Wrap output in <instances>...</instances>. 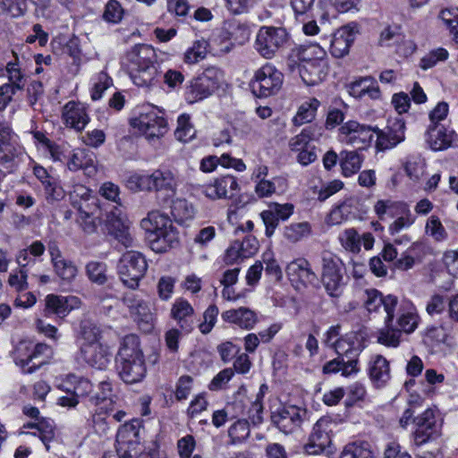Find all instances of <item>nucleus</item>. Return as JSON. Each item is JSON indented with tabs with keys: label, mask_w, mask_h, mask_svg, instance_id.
Returning <instances> with one entry per match:
<instances>
[{
	"label": "nucleus",
	"mask_w": 458,
	"mask_h": 458,
	"mask_svg": "<svg viewBox=\"0 0 458 458\" xmlns=\"http://www.w3.org/2000/svg\"><path fill=\"white\" fill-rule=\"evenodd\" d=\"M76 360L96 369L104 370L111 362L112 348L103 341L102 330L91 321H82L76 335Z\"/></svg>",
	"instance_id": "1"
},
{
	"label": "nucleus",
	"mask_w": 458,
	"mask_h": 458,
	"mask_svg": "<svg viewBox=\"0 0 458 458\" xmlns=\"http://www.w3.org/2000/svg\"><path fill=\"white\" fill-rule=\"evenodd\" d=\"M125 65L131 81L138 87L148 88L158 81L159 64L151 46H134L126 55Z\"/></svg>",
	"instance_id": "2"
},
{
	"label": "nucleus",
	"mask_w": 458,
	"mask_h": 458,
	"mask_svg": "<svg viewBox=\"0 0 458 458\" xmlns=\"http://www.w3.org/2000/svg\"><path fill=\"white\" fill-rule=\"evenodd\" d=\"M115 369L119 377L126 384H136L145 378V356L137 335H128L123 338L115 357Z\"/></svg>",
	"instance_id": "3"
},
{
	"label": "nucleus",
	"mask_w": 458,
	"mask_h": 458,
	"mask_svg": "<svg viewBox=\"0 0 458 458\" xmlns=\"http://www.w3.org/2000/svg\"><path fill=\"white\" fill-rule=\"evenodd\" d=\"M140 226L151 250L157 253L166 252L179 243V233L171 218L158 210L149 212L140 221Z\"/></svg>",
	"instance_id": "4"
},
{
	"label": "nucleus",
	"mask_w": 458,
	"mask_h": 458,
	"mask_svg": "<svg viewBox=\"0 0 458 458\" xmlns=\"http://www.w3.org/2000/svg\"><path fill=\"white\" fill-rule=\"evenodd\" d=\"M298 69L302 81L307 86L322 82L328 72L325 48L318 43L303 45L297 48Z\"/></svg>",
	"instance_id": "5"
},
{
	"label": "nucleus",
	"mask_w": 458,
	"mask_h": 458,
	"mask_svg": "<svg viewBox=\"0 0 458 458\" xmlns=\"http://www.w3.org/2000/svg\"><path fill=\"white\" fill-rule=\"evenodd\" d=\"M53 355L52 348L44 343L21 341L13 352V360L24 373L31 374L46 364Z\"/></svg>",
	"instance_id": "6"
},
{
	"label": "nucleus",
	"mask_w": 458,
	"mask_h": 458,
	"mask_svg": "<svg viewBox=\"0 0 458 458\" xmlns=\"http://www.w3.org/2000/svg\"><path fill=\"white\" fill-rule=\"evenodd\" d=\"M131 127L148 140L163 137L167 131V122L154 106L145 105L139 108L131 119Z\"/></svg>",
	"instance_id": "7"
},
{
	"label": "nucleus",
	"mask_w": 458,
	"mask_h": 458,
	"mask_svg": "<svg viewBox=\"0 0 458 458\" xmlns=\"http://www.w3.org/2000/svg\"><path fill=\"white\" fill-rule=\"evenodd\" d=\"M321 282L331 298H339L347 284L343 261L330 252L322 256Z\"/></svg>",
	"instance_id": "8"
},
{
	"label": "nucleus",
	"mask_w": 458,
	"mask_h": 458,
	"mask_svg": "<svg viewBox=\"0 0 458 458\" xmlns=\"http://www.w3.org/2000/svg\"><path fill=\"white\" fill-rule=\"evenodd\" d=\"M148 270L145 256L137 250H127L122 254L117 265V275L122 283L131 289H136Z\"/></svg>",
	"instance_id": "9"
},
{
	"label": "nucleus",
	"mask_w": 458,
	"mask_h": 458,
	"mask_svg": "<svg viewBox=\"0 0 458 458\" xmlns=\"http://www.w3.org/2000/svg\"><path fill=\"white\" fill-rule=\"evenodd\" d=\"M223 78L222 72L216 67L207 68L200 75L190 81L185 88V99L193 104L208 98L218 89Z\"/></svg>",
	"instance_id": "10"
},
{
	"label": "nucleus",
	"mask_w": 458,
	"mask_h": 458,
	"mask_svg": "<svg viewBox=\"0 0 458 458\" xmlns=\"http://www.w3.org/2000/svg\"><path fill=\"white\" fill-rule=\"evenodd\" d=\"M413 422L415 424L413 441L420 446L440 436L444 419L440 411L434 406L415 417Z\"/></svg>",
	"instance_id": "11"
},
{
	"label": "nucleus",
	"mask_w": 458,
	"mask_h": 458,
	"mask_svg": "<svg viewBox=\"0 0 458 458\" xmlns=\"http://www.w3.org/2000/svg\"><path fill=\"white\" fill-rule=\"evenodd\" d=\"M283 83V73L274 65L267 64L254 72L250 87L255 96L268 98L277 94Z\"/></svg>",
	"instance_id": "12"
},
{
	"label": "nucleus",
	"mask_w": 458,
	"mask_h": 458,
	"mask_svg": "<svg viewBox=\"0 0 458 458\" xmlns=\"http://www.w3.org/2000/svg\"><path fill=\"white\" fill-rule=\"evenodd\" d=\"M287 36L283 28L261 27L256 36L255 49L264 58L270 59L286 43Z\"/></svg>",
	"instance_id": "13"
},
{
	"label": "nucleus",
	"mask_w": 458,
	"mask_h": 458,
	"mask_svg": "<svg viewBox=\"0 0 458 458\" xmlns=\"http://www.w3.org/2000/svg\"><path fill=\"white\" fill-rule=\"evenodd\" d=\"M106 230L125 248L133 245V238L130 233V221L123 210L122 205L113 206L106 212Z\"/></svg>",
	"instance_id": "14"
},
{
	"label": "nucleus",
	"mask_w": 458,
	"mask_h": 458,
	"mask_svg": "<svg viewBox=\"0 0 458 458\" xmlns=\"http://www.w3.org/2000/svg\"><path fill=\"white\" fill-rule=\"evenodd\" d=\"M377 134L376 148L379 151L391 149L405 139V123L401 116L390 117L384 130L373 128Z\"/></svg>",
	"instance_id": "15"
},
{
	"label": "nucleus",
	"mask_w": 458,
	"mask_h": 458,
	"mask_svg": "<svg viewBox=\"0 0 458 458\" xmlns=\"http://www.w3.org/2000/svg\"><path fill=\"white\" fill-rule=\"evenodd\" d=\"M360 32V26L357 22H350L346 25L337 29L333 34L329 40L330 43V53L335 58H342L345 56L350 47L354 42L356 36ZM326 43L328 42L327 34H324L320 38Z\"/></svg>",
	"instance_id": "16"
},
{
	"label": "nucleus",
	"mask_w": 458,
	"mask_h": 458,
	"mask_svg": "<svg viewBox=\"0 0 458 458\" xmlns=\"http://www.w3.org/2000/svg\"><path fill=\"white\" fill-rule=\"evenodd\" d=\"M123 301L140 328L144 332H150L156 321V315L150 305L134 293L126 294Z\"/></svg>",
	"instance_id": "17"
},
{
	"label": "nucleus",
	"mask_w": 458,
	"mask_h": 458,
	"mask_svg": "<svg viewBox=\"0 0 458 458\" xmlns=\"http://www.w3.org/2000/svg\"><path fill=\"white\" fill-rule=\"evenodd\" d=\"M238 190V180L232 174L217 176L200 187L201 193L211 200L231 199Z\"/></svg>",
	"instance_id": "18"
},
{
	"label": "nucleus",
	"mask_w": 458,
	"mask_h": 458,
	"mask_svg": "<svg viewBox=\"0 0 458 458\" xmlns=\"http://www.w3.org/2000/svg\"><path fill=\"white\" fill-rule=\"evenodd\" d=\"M398 301L394 295L384 296L376 289H369L365 292L364 307L370 315L376 316L382 311L386 313L385 320L393 322L394 310Z\"/></svg>",
	"instance_id": "19"
},
{
	"label": "nucleus",
	"mask_w": 458,
	"mask_h": 458,
	"mask_svg": "<svg viewBox=\"0 0 458 458\" xmlns=\"http://www.w3.org/2000/svg\"><path fill=\"white\" fill-rule=\"evenodd\" d=\"M373 138V128L357 121H348L339 128L340 142L357 148H364Z\"/></svg>",
	"instance_id": "20"
},
{
	"label": "nucleus",
	"mask_w": 458,
	"mask_h": 458,
	"mask_svg": "<svg viewBox=\"0 0 458 458\" xmlns=\"http://www.w3.org/2000/svg\"><path fill=\"white\" fill-rule=\"evenodd\" d=\"M307 413L306 409L296 405H284L271 416L273 423L284 434H290L301 427Z\"/></svg>",
	"instance_id": "21"
},
{
	"label": "nucleus",
	"mask_w": 458,
	"mask_h": 458,
	"mask_svg": "<svg viewBox=\"0 0 458 458\" xmlns=\"http://www.w3.org/2000/svg\"><path fill=\"white\" fill-rule=\"evenodd\" d=\"M98 389L100 393L95 394L89 397V406L92 408L93 420L95 422L104 420L102 416H106L114 411L116 397L113 394L111 383L102 381Z\"/></svg>",
	"instance_id": "22"
},
{
	"label": "nucleus",
	"mask_w": 458,
	"mask_h": 458,
	"mask_svg": "<svg viewBox=\"0 0 458 458\" xmlns=\"http://www.w3.org/2000/svg\"><path fill=\"white\" fill-rule=\"evenodd\" d=\"M81 300L75 295H57L54 293L47 294L45 298V315L49 317L55 315L64 318L68 314L81 307Z\"/></svg>",
	"instance_id": "23"
},
{
	"label": "nucleus",
	"mask_w": 458,
	"mask_h": 458,
	"mask_svg": "<svg viewBox=\"0 0 458 458\" xmlns=\"http://www.w3.org/2000/svg\"><path fill=\"white\" fill-rule=\"evenodd\" d=\"M286 275L292 284L298 289L313 284L317 275L310 262L304 258H297L289 262L285 268Z\"/></svg>",
	"instance_id": "24"
},
{
	"label": "nucleus",
	"mask_w": 458,
	"mask_h": 458,
	"mask_svg": "<svg viewBox=\"0 0 458 458\" xmlns=\"http://www.w3.org/2000/svg\"><path fill=\"white\" fill-rule=\"evenodd\" d=\"M48 252L55 275L62 284H72L78 276V267L72 260L63 257L58 246L52 242L48 245Z\"/></svg>",
	"instance_id": "25"
},
{
	"label": "nucleus",
	"mask_w": 458,
	"mask_h": 458,
	"mask_svg": "<svg viewBox=\"0 0 458 458\" xmlns=\"http://www.w3.org/2000/svg\"><path fill=\"white\" fill-rule=\"evenodd\" d=\"M64 123L77 131H81L90 121L88 106L77 101L67 102L62 110Z\"/></svg>",
	"instance_id": "26"
},
{
	"label": "nucleus",
	"mask_w": 458,
	"mask_h": 458,
	"mask_svg": "<svg viewBox=\"0 0 458 458\" xmlns=\"http://www.w3.org/2000/svg\"><path fill=\"white\" fill-rule=\"evenodd\" d=\"M365 341V334L362 331H352L342 335L335 351L345 360L355 358L359 360V356L366 346Z\"/></svg>",
	"instance_id": "27"
},
{
	"label": "nucleus",
	"mask_w": 458,
	"mask_h": 458,
	"mask_svg": "<svg viewBox=\"0 0 458 458\" xmlns=\"http://www.w3.org/2000/svg\"><path fill=\"white\" fill-rule=\"evenodd\" d=\"M457 139L454 130L441 124L428 125L426 132V142L434 151L445 150L453 147Z\"/></svg>",
	"instance_id": "28"
},
{
	"label": "nucleus",
	"mask_w": 458,
	"mask_h": 458,
	"mask_svg": "<svg viewBox=\"0 0 458 458\" xmlns=\"http://www.w3.org/2000/svg\"><path fill=\"white\" fill-rule=\"evenodd\" d=\"M34 143L38 150L42 151L54 162H64L70 153L69 146L66 143H55L51 141L45 133L41 131L32 132Z\"/></svg>",
	"instance_id": "29"
},
{
	"label": "nucleus",
	"mask_w": 458,
	"mask_h": 458,
	"mask_svg": "<svg viewBox=\"0 0 458 458\" xmlns=\"http://www.w3.org/2000/svg\"><path fill=\"white\" fill-rule=\"evenodd\" d=\"M327 420L321 419L316 422L309 437V441L304 445L306 454L312 455L319 454L330 445L331 438L327 431Z\"/></svg>",
	"instance_id": "30"
},
{
	"label": "nucleus",
	"mask_w": 458,
	"mask_h": 458,
	"mask_svg": "<svg viewBox=\"0 0 458 458\" xmlns=\"http://www.w3.org/2000/svg\"><path fill=\"white\" fill-rule=\"evenodd\" d=\"M357 200L347 199L332 208L326 217V224L329 226L339 225L348 220L355 219L357 214Z\"/></svg>",
	"instance_id": "31"
},
{
	"label": "nucleus",
	"mask_w": 458,
	"mask_h": 458,
	"mask_svg": "<svg viewBox=\"0 0 458 458\" xmlns=\"http://www.w3.org/2000/svg\"><path fill=\"white\" fill-rule=\"evenodd\" d=\"M178 185V178L172 171L156 169L151 172V191L165 192L168 196H174Z\"/></svg>",
	"instance_id": "32"
},
{
	"label": "nucleus",
	"mask_w": 458,
	"mask_h": 458,
	"mask_svg": "<svg viewBox=\"0 0 458 458\" xmlns=\"http://www.w3.org/2000/svg\"><path fill=\"white\" fill-rule=\"evenodd\" d=\"M32 172L35 177L41 182L47 199L58 200L64 197V191L57 180L49 174L42 165L33 163Z\"/></svg>",
	"instance_id": "33"
},
{
	"label": "nucleus",
	"mask_w": 458,
	"mask_h": 458,
	"mask_svg": "<svg viewBox=\"0 0 458 458\" xmlns=\"http://www.w3.org/2000/svg\"><path fill=\"white\" fill-rule=\"evenodd\" d=\"M368 373L372 384L383 387L390 380V367L385 357L379 354L372 355L368 364Z\"/></svg>",
	"instance_id": "34"
},
{
	"label": "nucleus",
	"mask_w": 458,
	"mask_h": 458,
	"mask_svg": "<svg viewBox=\"0 0 458 458\" xmlns=\"http://www.w3.org/2000/svg\"><path fill=\"white\" fill-rule=\"evenodd\" d=\"M0 78H6L8 82L4 84L11 85V87L17 91L24 89L26 74L21 69V63L16 55H14L13 60L6 63L5 66L0 64Z\"/></svg>",
	"instance_id": "35"
},
{
	"label": "nucleus",
	"mask_w": 458,
	"mask_h": 458,
	"mask_svg": "<svg viewBox=\"0 0 458 458\" xmlns=\"http://www.w3.org/2000/svg\"><path fill=\"white\" fill-rule=\"evenodd\" d=\"M66 160V165L70 171L84 170L88 175L96 173L94 158L85 148H75L70 151Z\"/></svg>",
	"instance_id": "36"
},
{
	"label": "nucleus",
	"mask_w": 458,
	"mask_h": 458,
	"mask_svg": "<svg viewBox=\"0 0 458 458\" xmlns=\"http://www.w3.org/2000/svg\"><path fill=\"white\" fill-rule=\"evenodd\" d=\"M420 317L416 307L411 301L403 300L399 304L397 325L401 332L411 334L418 327Z\"/></svg>",
	"instance_id": "37"
},
{
	"label": "nucleus",
	"mask_w": 458,
	"mask_h": 458,
	"mask_svg": "<svg viewBox=\"0 0 458 458\" xmlns=\"http://www.w3.org/2000/svg\"><path fill=\"white\" fill-rule=\"evenodd\" d=\"M194 309L191 304L183 298H177L171 308V317L180 327L190 332L192 329Z\"/></svg>",
	"instance_id": "38"
},
{
	"label": "nucleus",
	"mask_w": 458,
	"mask_h": 458,
	"mask_svg": "<svg viewBox=\"0 0 458 458\" xmlns=\"http://www.w3.org/2000/svg\"><path fill=\"white\" fill-rule=\"evenodd\" d=\"M221 316L225 322L234 324L246 330L252 329L258 322L257 314L244 307L228 310L224 311Z\"/></svg>",
	"instance_id": "39"
},
{
	"label": "nucleus",
	"mask_w": 458,
	"mask_h": 458,
	"mask_svg": "<svg viewBox=\"0 0 458 458\" xmlns=\"http://www.w3.org/2000/svg\"><path fill=\"white\" fill-rule=\"evenodd\" d=\"M324 374H335L341 372L344 377L355 376L360 372L359 360L354 359L345 360L340 355L323 366Z\"/></svg>",
	"instance_id": "40"
},
{
	"label": "nucleus",
	"mask_w": 458,
	"mask_h": 458,
	"mask_svg": "<svg viewBox=\"0 0 458 458\" xmlns=\"http://www.w3.org/2000/svg\"><path fill=\"white\" fill-rule=\"evenodd\" d=\"M123 184L131 192H150L151 172L147 170L129 171L124 174Z\"/></svg>",
	"instance_id": "41"
},
{
	"label": "nucleus",
	"mask_w": 458,
	"mask_h": 458,
	"mask_svg": "<svg viewBox=\"0 0 458 458\" xmlns=\"http://www.w3.org/2000/svg\"><path fill=\"white\" fill-rule=\"evenodd\" d=\"M26 427L32 429L23 434L30 437H38L48 452L50 450V443L55 439V424L51 419H41L37 423H29Z\"/></svg>",
	"instance_id": "42"
},
{
	"label": "nucleus",
	"mask_w": 458,
	"mask_h": 458,
	"mask_svg": "<svg viewBox=\"0 0 458 458\" xmlns=\"http://www.w3.org/2000/svg\"><path fill=\"white\" fill-rule=\"evenodd\" d=\"M141 421L138 419L131 420L120 427L116 435L117 445H128L140 447Z\"/></svg>",
	"instance_id": "43"
},
{
	"label": "nucleus",
	"mask_w": 458,
	"mask_h": 458,
	"mask_svg": "<svg viewBox=\"0 0 458 458\" xmlns=\"http://www.w3.org/2000/svg\"><path fill=\"white\" fill-rule=\"evenodd\" d=\"M319 106L320 101L318 99L316 98H308L299 106L293 118V123L295 126H301L305 123H311L315 119Z\"/></svg>",
	"instance_id": "44"
},
{
	"label": "nucleus",
	"mask_w": 458,
	"mask_h": 458,
	"mask_svg": "<svg viewBox=\"0 0 458 458\" xmlns=\"http://www.w3.org/2000/svg\"><path fill=\"white\" fill-rule=\"evenodd\" d=\"M95 209H97V207L90 208L89 207V204L85 206H78L77 223L81 230L87 234L97 233L98 228L100 225V220L98 217L94 216Z\"/></svg>",
	"instance_id": "45"
},
{
	"label": "nucleus",
	"mask_w": 458,
	"mask_h": 458,
	"mask_svg": "<svg viewBox=\"0 0 458 458\" xmlns=\"http://www.w3.org/2000/svg\"><path fill=\"white\" fill-rule=\"evenodd\" d=\"M406 203L393 199H382L376 201L373 210L381 221L394 218Z\"/></svg>",
	"instance_id": "46"
},
{
	"label": "nucleus",
	"mask_w": 458,
	"mask_h": 458,
	"mask_svg": "<svg viewBox=\"0 0 458 458\" xmlns=\"http://www.w3.org/2000/svg\"><path fill=\"white\" fill-rule=\"evenodd\" d=\"M360 0H323L318 1L319 7L323 10V13L320 15V23L323 24L328 20L329 10L327 5L334 8L338 13H348L352 10H357Z\"/></svg>",
	"instance_id": "47"
},
{
	"label": "nucleus",
	"mask_w": 458,
	"mask_h": 458,
	"mask_svg": "<svg viewBox=\"0 0 458 458\" xmlns=\"http://www.w3.org/2000/svg\"><path fill=\"white\" fill-rule=\"evenodd\" d=\"M362 161V157L356 151H342L339 156L342 174L344 177L355 174L360 169Z\"/></svg>",
	"instance_id": "48"
},
{
	"label": "nucleus",
	"mask_w": 458,
	"mask_h": 458,
	"mask_svg": "<svg viewBox=\"0 0 458 458\" xmlns=\"http://www.w3.org/2000/svg\"><path fill=\"white\" fill-rule=\"evenodd\" d=\"M209 44L204 38L195 40L183 54V62L186 64H196L204 60L208 52Z\"/></svg>",
	"instance_id": "49"
},
{
	"label": "nucleus",
	"mask_w": 458,
	"mask_h": 458,
	"mask_svg": "<svg viewBox=\"0 0 458 458\" xmlns=\"http://www.w3.org/2000/svg\"><path fill=\"white\" fill-rule=\"evenodd\" d=\"M394 218L395 219L388 227V232L391 235L397 234L401 231L410 228L416 220V216L411 213L407 203L403 207L402 210H400Z\"/></svg>",
	"instance_id": "50"
},
{
	"label": "nucleus",
	"mask_w": 458,
	"mask_h": 458,
	"mask_svg": "<svg viewBox=\"0 0 458 458\" xmlns=\"http://www.w3.org/2000/svg\"><path fill=\"white\" fill-rule=\"evenodd\" d=\"M113 85L112 78L106 72H100L94 74L90 79V98L97 101L103 98L104 93Z\"/></svg>",
	"instance_id": "51"
},
{
	"label": "nucleus",
	"mask_w": 458,
	"mask_h": 458,
	"mask_svg": "<svg viewBox=\"0 0 458 458\" xmlns=\"http://www.w3.org/2000/svg\"><path fill=\"white\" fill-rule=\"evenodd\" d=\"M171 213L177 223L183 224L194 217L195 209L186 199H176L172 203Z\"/></svg>",
	"instance_id": "52"
},
{
	"label": "nucleus",
	"mask_w": 458,
	"mask_h": 458,
	"mask_svg": "<svg viewBox=\"0 0 458 458\" xmlns=\"http://www.w3.org/2000/svg\"><path fill=\"white\" fill-rule=\"evenodd\" d=\"M44 244L39 241H36L28 248L21 250L19 251L16 257L17 263L19 264L21 268L24 269L26 266L30 265V263H33L36 258L40 257L44 253Z\"/></svg>",
	"instance_id": "53"
},
{
	"label": "nucleus",
	"mask_w": 458,
	"mask_h": 458,
	"mask_svg": "<svg viewBox=\"0 0 458 458\" xmlns=\"http://www.w3.org/2000/svg\"><path fill=\"white\" fill-rule=\"evenodd\" d=\"M250 434V424L245 419H239L228 428V437L232 445L243 443Z\"/></svg>",
	"instance_id": "54"
},
{
	"label": "nucleus",
	"mask_w": 458,
	"mask_h": 458,
	"mask_svg": "<svg viewBox=\"0 0 458 458\" xmlns=\"http://www.w3.org/2000/svg\"><path fill=\"white\" fill-rule=\"evenodd\" d=\"M340 458H375V456L369 443L353 442L344 446Z\"/></svg>",
	"instance_id": "55"
},
{
	"label": "nucleus",
	"mask_w": 458,
	"mask_h": 458,
	"mask_svg": "<svg viewBox=\"0 0 458 458\" xmlns=\"http://www.w3.org/2000/svg\"><path fill=\"white\" fill-rule=\"evenodd\" d=\"M341 246L349 252L359 253L360 251V235L354 228L344 229L338 235Z\"/></svg>",
	"instance_id": "56"
},
{
	"label": "nucleus",
	"mask_w": 458,
	"mask_h": 458,
	"mask_svg": "<svg viewBox=\"0 0 458 458\" xmlns=\"http://www.w3.org/2000/svg\"><path fill=\"white\" fill-rule=\"evenodd\" d=\"M89 280L102 285L107 282V265L100 261H89L85 267Z\"/></svg>",
	"instance_id": "57"
},
{
	"label": "nucleus",
	"mask_w": 458,
	"mask_h": 458,
	"mask_svg": "<svg viewBox=\"0 0 458 458\" xmlns=\"http://www.w3.org/2000/svg\"><path fill=\"white\" fill-rule=\"evenodd\" d=\"M66 383L70 387H66L67 392H72L77 398L80 396H88L92 392V384L89 380L79 377L74 374H69L65 377Z\"/></svg>",
	"instance_id": "58"
},
{
	"label": "nucleus",
	"mask_w": 458,
	"mask_h": 458,
	"mask_svg": "<svg viewBox=\"0 0 458 458\" xmlns=\"http://www.w3.org/2000/svg\"><path fill=\"white\" fill-rule=\"evenodd\" d=\"M174 134L178 140L184 143L191 141L195 137L196 130L191 123L189 114H182L179 115Z\"/></svg>",
	"instance_id": "59"
},
{
	"label": "nucleus",
	"mask_w": 458,
	"mask_h": 458,
	"mask_svg": "<svg viewBox=\"0 0 458 458\" xmlns=\"http://www.w3.org/2000/svg\"><path fill=\"white\" fill-rule=\"evenodd\" d=\"M448 57L449 53L445 48L437 47L424 55L420 60L419 66L420 69L427 71L435 67L439 63L446 61Z\"/></svg>",
	"instance_id": "60"
},
{
	"label": "nucleus",
	"mask_w": 458,
	"mask_h": 458,
	"mask_svg": "<svg viewBox=\"0 0 458 458\" xmlns=\"http://www.w3.org/2000/svg\"><path fill=\"white\" fill-rule=\"evenodd\" d=\"M386 327L377 333V342L386 347L395 348L400 344L401 331L385 320Z\"/></svg>",
	"instance_id": "61"
},
{
	"label": "nucleus",
	"mask_w": 458,
	"mask_h": 458,
	"mask_svg": "<svg viewBox=\"0 0 458 458\" xmlns=\"http://www.w3.org/2000/svg\"><path fill=\"white\" fill-rule=\"evenodd\" d=\"M311 226L308 222L293 223L284 229V236L291 242H297L310 233Z\"/></svg>",
	"instance_id": "62"
},
{
	"label": "nucleus",
	"mask_w": 458,
	"mask_h": 458,
	"mask_svg": "<svg viewBox=\"0 0 458 458\" xmlns=\"http://www.w3.org/2000/svg\"><path fill=\"white\" fill-rule=\"evenodd\" d=\"M72 206L78 210L79 205H87L90 208H96V199L91 195V191L84 185L74 186L71 193Z\"/></svg>",
	"instance_id": "63"
},
{
	"label": "nucleus",
	"mask_w": 458,
	"mask_h": 458,
	"mask_svg": "<svg viewBox=\"0 0 458 458\" xmlns=\"http://www.w3.org/2000/svg\"><path fill=\"white\" fill-rule=\"evenodd\" d=\"M439 17L448 28L453 39L458 44V10H442Z\"/></svg>",
	"instance_id": "64"
}]
</instances>
